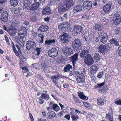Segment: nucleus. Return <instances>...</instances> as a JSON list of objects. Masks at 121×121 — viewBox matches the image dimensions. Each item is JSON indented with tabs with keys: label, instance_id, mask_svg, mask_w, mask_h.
Here are the masks:
<instances>
[{
	"label": "nucleus",
	"instance_id": "f257e3e1",
	"mask_svg": "<svg viewBox=\"0 0 121 121\" xmlns=\"http://www.w3.org/2000/svg\"><path fill=\"white\" fill-rule=\"evenodd\" d=\"M62 50V52L66 56L70 55L73 52L72 49L70 47L67 46L63 47Z\"/></svg>",
	"mask_w": 121,
	"mask_h": 121
},
{
	"label": "nucleus",
	"instance_id": "f03ea898",
	"mask_svg": "<svg viewBox=\"0 0 121 121\" xmlns=\"http://www.w3.org/2000/svg\"><path fill=\"white\" fill-rule=\"evenodd\" d=\"M110 42L111 43H108L106 46H105L107 50H108L112 48V44L114 43L116 46H118L119 45V43L116 39H111L110 40Z\"/></svg>",
	"mask_w": 121,
	"mask_h": 121
},
{
	"label": "nucleus",
	"instance_id": "7ed1b4c3",
	"mask_svg": "<svg viewBox=\"0 0 121 121\" xmlns=\"http://www.w3.org/2000/svg\"><path fill=\"white\" fill-rule=\"evenodd\" d=\"M81 42L78 39H76L73 42L72 44L73 48L74 49L78 50L80 48Z\"/></svg>",
	"mask_w": 121,
	"mask_h": 121
},
{
	"label": "nucleus",
	"instance_id": "20e7f679",
	"mask_svg": "<svg viewBox=\"0 0 121 121\" xmlns=\"http://www.w3.org/2000/svg\"><path fill=\"white\" fill-rule=\"evenodd\" d=\"M48 53L49 56L52 58L55 57L57 55V50L55 48H53L48 50Z\"/></svg>",
	"mask_w": 121,
	"mask_h": 121
},
{
	"label": "nucleus",
	"instance_id": "39448f33",
	"mask_svg": "<svg viewBox=\"0 0 121 121\" xmlns=\"http://www.w3.org/2000/svg\"><path fill=\"white\" fill-rule=\"evenodd\" d=\"M70 25L67 22L63 23L58 26V28L61 31L68 30L69 29Z\"/></svg>",
	"mask_w": 121,
	"mask_h": 121
},
{
	"label": "nucleus",
	"instance_id": "423d86ee",
	"mask_svg": "<svg viewBox=\"0 0 121 121\" xmlns=\"http://www.w3.org/2000/svg\"><path fill=\"white\" fill-rule=\"evenodd\" d=\"M99 37L101 42L104 44L106 43L108 38V35L106 32H103L100 33L99 34Z\"/></svg>",
	"mask_w": 121,
	"mask_h": 121
},
{
	"label": "nucleus",
	"instance_id": "0eeeda50",
	"mask_svg": "<svg viewBox=\"0 0 121 121\" xmlns=\"http://www.w3.org/2000/svg\"><path fill=\"white\" fill-rule=\"evenodd\" d=\"M60 37L61 40L64 41L65 43H66L67 41H69L71 39L70 36L68 34L65 33H64Z\"/></svg>",
	"mask_w": 121,
	"mask_h": 121
},
{
	"label": "nucleus",
	"instance_id": "6e6552de",
	"mask_svg": "<svg viewBox=\"0 0 121 121\" xmlns=\"http://www.w3.org/2000/svg\"><path fill=\"white\" fill-rule=\"evenodd\" d=\"M85 63L87 65H90L94 63V60H93L91 55H88L84 59Z\"/></svg>",
	"mask_w": 121,
	"mask_h": 121
},
{
	"label": "nucleus",
	"instance_id": "1a4fd4ad",
	"mask_svg": "<svg viewBox=\"0 0 121 121\" xmlns=\"http://www.w3.org/2000/svg\"><path fill=\"white\" fill-rule=\"evenodd\" d=\"M68 9L65 3L63 4L60 3L58 8V11L60 12L67 11Z\"/></svg>",
	"mask_w": 121,
	"mask_h": 121
},
{
	"label": "nucleus",
	"instance_id": "9d476101",
	"mask_svg": "<svg viewBox=\"0 0 121 121\" xmlns=\"http://www.w3.org/2000/svg\"><path fill=\"white\" fill-rule=\"evenodd\" d=\"M1 17L3 21L5 22H7L8 19L7 12L5 11H4L1 14Z\"/></svg>",
	"mask_w": 121,
	"mask_h": 121
},
{
	"label": "nucleus",
	"instance_id": "9b49d317",
	"mask_svg": "<svg viewBox=\"0 0 121 121\" xmlns=\"http://www.w3.org/2000/svg\"><path fill=\"white\" fill-rule=\"evenodd\" d=\"M88 55H90L89 54V49H88L83 50L80 55V57L82 58H83L85 57L88 56Z\"/></svg>",
	"mask_w": 121,
	"mask_h": 121
},
{
	"label": "nucleus",
	"instance_id": "f8f14e48",
	"mask_svg": "<svg viewBox=\"0 0 121 121\" xmlns=\"http://www.w3.org/2000/svg\"><path fill=\"white\" fill-rule=\"evenodd\" d=\"M83 27L80 25H74L73 30L75 33L77 34H79L82 31Z\"/></svg>",
	"mask_w": 121,
	"mask_h": 121
},
{
	"label": "nucleus",
	"instance_id": "ddd939ff",
	"mask_svg": "<svg viewBox=\"0 0 121 121\" xmlns=\"http://www.w3.org/2000/svg\"><path fill=\"white\" fill-rule=\"evenodd\" d=\"M85 80V77L83 73H81L77 77L76 80L78 82H83Z\"/></svg>",
	"mask_w": 121,
	"mask_h": 121
},
{
	"label": "nucleus",
	"instance_id": "4468645a",
	"mask_svg": "<svg viewBox=\"0 0 121 121\" xmlns=\"http://www.w3.org/2000/svg\"><path fill=\"white\" fill-rule=\"evenodd\" d=\"M92 3L91 1H86L84 2L83 4V8L85 7L88 10L90 9L92 6Z\"/></svg>",
	"mask_w": 121,
	"mask_h": 121
},
{
	"label": "nucleus",
	"instance_id": "2eb2a0df",
	"mask_svg": "<svg viewBox=\"0 0 121 121\" xmlns=\"http://www.w3.org/2000/svg\"><path fill=\"white\" fill-rule=\"evenodd\" d=\"M106 47L104 45H100L98 48V50L100 52L105 53L107 52Z\"/></svg>",
	"mask_w": 121,
	"mask_h": 121
},
{
	"label": "nucleus",
	"instance_id": "dca6fc26",
	"mask_svg": "<svg viewBox=\"0 0 121 121\" xmlns=\"http://www.w3.org/2000/svg\"><path fill=\"white\" fill-rule=\"evenodd\" d=\"M8 32L11 36H12L17 32V30L15 27H13L8 30Z\"/></svg>",
	"mask_w": 121,
	"mask_h": 121
},
{
	"label": "nucleus",
	"instance_id": "f3484780",
	"mask_svg": "<svg viewBox=\"0 0 121 121\" xmlns=\"http://www.w3.org/2000/svg\"><path fill=\"white\" fill-rule=\"evenodd\" d=\"M15 41L17 42L20 46H22L24 43L22 39L18 35L15 37Z\"/></svg>",
	"mask_w": 121,
	"mask_h": 121
},
{
	"label": "nucleus",
	"instance_id": "a211bd4d",
	"mask_svg": "<svg viewBox=\"0 0 121 121\" xmlns=\"http://www.w3.org/2000/svg\"><path fill=\"white\" fill-rule=\"evenodd\" d=\"M111 4H107L104 6L103 10L104 12L107 13L111 9Z\"/></svg>",
	"mask_w": 121,
	"mask_h": 121
},
{
	"label": "nucleus",
	"instance_id": "6ab92c4d",
	"mask_svg": "<svg viewBox=\"0 0 121 121\" xmlns=\"http://www.w3.org/2000/svg\"><path fill=\"white\" fill-rule=\"evenodd\" d=\"M112 113V110H109L108 113L106 115V117L109 121H113Z\"/></svg>",
	"mask_w": 121,
	"mask_h": 121
},
{
	"label": "nucleus",
	"instance_id": "aec40b11",
	"mask_svg": "<svg viewBox=\"0 0 121 121\" xmlns=\"http://www.w3.org/2000/svg\"><path fill=\"white\" fill-rule=\"evenodd\" d=\"M55 116V112L53 111H51L48 113L47 116V119H50L53 118Z\"/></svg>",
	"mask_w": 121,
	"mask_h": 121
},
{
	"label": "nucleus",
	"instance_id": "412c9836",
	"mask_svg": "<svg viewBox=\"0 0 121 121\" xmlns=\"http://www.w3.org/2000/svg\"><path fill=\"white\" fill-rule=\"evenodd\" d=\"M56 42L55 39H50L46 40L45 41V45H52L54 44Z\"/></svg>",
	"mask_w": 121,
	"mask_h": 121
},
{
	"label": "nucleus",
	"instance_id": "4be33fe9",
	"mask_svg": "<svg viewBox=\"0 0 121 121\" xmlns=\"http://www.w3.org/2000/svg\"><path fill=\"white\" fill-rule=\"evenodd\" d=\"M30 2L29 0H24L23 8L24 9H28L30 7Z\"/></svg>",
	"mask_w": 121,
	"mask_h": 121
},
{
	"label": "nucleus",
	"instance_id": "5701e85b",
	"mask_svg": "<svg viewBox=\"0 0 121 121\" xmlns=\"http://www.w3.org/2000/svg\"><path fill=\"white\" fill-rule=\"evenodd\" d=\"M60 78V74H57L51 77V80L54 83H56Z\"/></svg>",
	"mask_w": 121,
	"mask_h": 121
},
{
	"label": "nucleus",
	"instance_id": "b1692460",
	"mask_svg": "<svg viewBox=\"0 0 121 121\" xmlns=\"http://www.w3.org/2000/svg\"><path fill=\"white\" fill-rule=\"evenodd\" d=\"M78 53H76L71 57V59L72 61L73 66H74V64L78 60Z\"/></svg>",
	"mask_w": 121,
	"mask_h": 121
},
{
	"label": "nucleus",
	"instance_id": "393cba45",
	"mask_svg": "<svg viewBox=\"0 0 121 121\" xmlns=\"http://www.w3.org/2000/svg\"><path fill=\"white\" fill-rule=\"evenodd\" d=\"M41 1V0H39L37 2H35L33 4L31 8V10H33L38 8L40 5V3Z\"/></svg>",
	"mask_w": 121,
	"mask_h": 121
},
{
	"label": "nucleus",
	"instance_id": "a878e982",
	"mask_svg": "<svg viewBox=\"0 0 121 121\" xmlns=\"http://www.w3.org/2000/svg\"><path fill=\"white\" fill-rule=\"evenodd\" d=\"M65 3L68 9L72 6L74 4V2L73 0H68Z\"/></svg>",
	"mask_w": 121,
	"mask_h": 121
},
{
	"label": "nucleus",
	"instance_id": "bb28decb",
	"mask_svg": "<svg viewBox=\"0 0 121 121\" xmlns=\"http://www.w3.org/2000/svg\"><path fill=\"white\" fill-rule=\"evenodd\" d=\"M48 27L46 25L41 26L39 28V30L41 32H45L48 29Z\"/></svg>",
	"mask_w": 121,
	"mask_h": 121
},
{
	"label": "nucleus",
	"instance_id": "cd10ccee",
	"mask_svg": "<svg viewBox=\"0 0 121 121\" xmlns=\"http://www.w3.org/2000/svg\"><path fill=\"white\" fill-rule=\"evenodd\" d=\"M50 13L51 11L49 8L48 7H47L43 9L42 14L43 15H45V14H48Z\"/></svg>",
	"mask_w": 121,
	"mask_h": 121
},
{
	"label": "nucleus",
	"instance_id": "c85d7f7f",
	"mask_svg": "<svg viewBox=\"0 0 121 121\" xmlns=\"http://www.w3.org/2000/svg\"><path fill=\"white\" fill-rule=\"evenodd\" d=\"M38 36L40 38H41L39 42L41 44L43 43V38L45 36L44 33L43 32L39 33Z\"/></svg>",
	"mask_w": 121,
	"mask_h": 121
},
{
	"label": "nucleus",
	"instance_id": "c756f323",
	"mask_svg": "<svg viewBox=\"0 0 121 121\" xmlns=\"http://www.w3.org/2000/svg\"><path fill=\"white\" fill-rule=\"evenodd\" d=\"M82 7L80 5H79L76 6L73 9L74 13L78 12L82 10Z\"/></svg>",
	"mask_w": 121,
	"mask_h": 121
},
{
	"label": "nucleus",
	"instance_id": "7c9ffc66",
	"mask_svg": "<svg viewBox=\"0 0 121 121\" xmlns=\"http://www.w3.org/2000/svg\"><path fill=\"white\" fill-rule=\"evenodd\" d=\"M105 99H102L101 98L99 97L97 99V102L98 104L101 106L104 105V102L106 101Z\"/></svg>",
	"mask_w": 121,
	"mask_h": 121
},
{
	"label": "nucleus",
	"instance_id": "2f4dec72",
	"mask_svg": "<svg viewBox=\"0 0 121 121\" xmlns=\"http://www.w3.org/2000/svg\"><path fill=\"white\" fill-rule=\"evenodd\" d=\"M78 95L80 98L82 99L86 100L88 99V98L82 92L79 93Z\"/></svg>",
	"mask_w": 121,
	"mask_h": 121
},
{
	"label": "nucleus",
	"instance_id": "473e14b6",
	"mask_svg": "<svg viewBox=\"0 0 121 121\" xmlns=\"http://www.w3.org/2000/svg\"><path fill=\"white\" fill-rule=\"evenodd\" d=\"M72 66L69 64L66 65L64 69V71L65 72H68L72 69Z\"/></svg>",
	"mask_w": 121,
	"mask_h": 121
},
{
	"label": "nucleus",
	"instance_id": "72a5a7b5",
	"mask_svg": "<svg viewBox=\"0 0 121 121\" xmlns=\"http://www.w3.org/2000/svg\"><path fill=\"white\" fill-rule=\"evenodd\" d=\"M52 109L55 111L57 112L60 110V108L57 104H54L52 106Z\"/></svg>",
	"mask_w": 121,
	"mask_h": 121
},
{
	"label": "nucleus",
	"instance_id": "f704fd0d",
	"mask_svg": "<svg viewBox=\"0 0 121 121\" xmlns=\"http://www.w3.org/2000/svg\"><path fill=\"white\" fill-rule=\"evenodd\" d=\"M41 69H46L48 67L47 64L44 62H43L41 64Z\"/></svg>",
	"mask_w": 121,
	"mask_h": 121
},
{
	"label": "nucleus",
	"instance_id": "c9c22d12",
	"mask_svg": "<svg viewBox=\"0 0 121 121\" xmlns=\"http://www.w3.org/2000/svg\"><path fill=\"white\" fill-rule=\"evenodd\" d=\"M41 96L44 99L46 100H47L49 99V95L47 94H42L41 95Z\"/></svg>",
	"mask_w": 121,
	"mask_h": 121
},
{
	"label": "nucleus",
	"instance_id": "e433bc0d",
	"mask_svg": "<svg viewBox=\"0 0 121 121\" xmlns=\"http://www.w3.org/2000/svg\"><path fill=\"white\" fill-rule=\"evenodd\" d=\"M26 33L27 32L25 31L24 32L19 33L18 36L22 39L27 36Z\"/></svg>",
	"mask_w": 121,
	"mask_h": 121
},
{
	"label": "nucleus",
	"instance_id": "4c0bfd02",
	"mask_svg": "<svg viewBox=\"0 0 121 121\" xmlns=\"http://www.w3.org/2000/svg\"><path fill=\"white\" fill-rule=\"evenodd\" d=\"M94 29L95 30L101 31L102 29V26L100 25L97 24H96L94 27Z\"/></svg>",
	"mask_w": 121,
	"mask_h": 121
},
{
	"label": "nucleus",
	"instance_id": "58836bf2",
	"mask_svg": "<svg viewBox=\"0 0 121 121\" xmlns=\"http://www.w3.org/2000/svg\"><path fill=\"white\" fill-rule=\"evenodd\" d=\"M94 57L95 60L96 62L99 61L100 59L99 54L97 53L95 54H94Z\"/></svg>",
	"mask_w": 121,
	"mask_h": 121
},
{
	"label": "nucleus",
	"instance_id": "ea45409f",
	"mask_svg": "<svg viewBox=\"0 0 121 121\" xmlns=\"http://www.w3.org/2000/svg\"><path fill=\"white\" fill-rule=\"evenodd\" d=\"M113 20H114L113 23L114 24L116 25H117L119 24L121 22V19L115 18H113Z\"/></svg>",
	"mask_w": 121,
	"mask_h": 121
},
{
	"label": "nucleus",
	"instance_id": "a19ab883",
	"mask_svg": "<svg viewBox=\"0 0 121 121\" xmlns=\"http://www.w3.org/2000/svg\"><path fill=\"white\" fill-rule=\"evenodd\" d=\"M19 33H22L26 32V27H24L23 26L20 27L19 29Z\"/></svg>",
	"mask_w": 121,
	"mask_h": 121
},
{
	"label": "nucleus",
	"instance_id": "79ce46f5",
	"mask_svg": "<svg viewBox=\"0 0 121 121\" xmlns=\"http://www.w3.org/2000/svg\"><path fill=\"white\" fill-rule=\"evenodd\" d=\"M90 69L93 73H95L97 70V67L96 66L93 65L91 67Z\"/></svg>",
	"mask_w": 121,
	"mask_h": 121
},
{
	"label": "nucleus",
	"instance_id": "37998d69",
	"mask_svg": "<svg viewBox=\"0 0 121 121\" xmlns=\"http://www.w3.org/2000/svg\"><path fill=\"white\" fill-rule=\"evenodd\" d=\"M17 0H15L10 1L11 5L13 6H16L18 4Z\"/></svg>",
	"mask_w": 121,
	"mask_h": 121
},
{
	"label": "nucleus",
	"instance_id": "c03bdc74",
	"mask_svg": "<svg viewBox=\"0 0 121 121\" xmlns=\"http://www.w3.org/2000/svg\"><path fill=\"white\" fill-rule=\"evenodd\" d=\"M74 99L75 103L77 104H80L81 103V101L75 95L73 96Z\"/></svg>",
	"mask_w": 121,
	"mask_h": 121
},
{
	"label": "nucleus",
	"instance_id": "a18cd8bd",
	"mask_svg": "<svg viewBox=\"0 0 121 121\" xmlns=\"http://www.w3.org/2000/svg\"><path fill=\"white\" fill-rule=\"evenodd\" d=\"M32 41L30 42L29 43L30 46L31 48H34L35 46V43L33 39L31 40Z\"/></svg>",
	"mask_w": 121,
	"mask_h": 121
},
{
	"label": "nucleus",
	"instance_id": "49530a36",
	"mask_svg": "<svg viewBox=\"0 0 121 121\" xmlns=\"http://www.w3.org/2000/svg\"><path fill=\"white\" fill-rule=\"evenodd\" d=\"M58 2L57 0H50L49 1V3L50 5H54L56 4Z\"/></svg>",
	"mask_w": 121,
	"mask_h": 121
},
{
	"label": "nucleus",
	"instance_id": "de8ad7c7",
	"mask_svg": "<svg viewBox=\"0 0 121 121\" xmlns=\"http://www.w3.org/2000/svg\"><path fill=\"white\" fill-rule=\"evenodd\" d=\"M121 16L119 14L117 13H115L114 14V15L113 18H117L118 19H121Z\"/></svg>",
	"mask_w": 121,
	"mask_h": 121
},
{
	"label": "nucleus",
	"instance_id": "09e8293b",
	"mask_svg": "<svg viewBox=\"0 0 121 121\" xmlns=\"http://www.w3.org/2000/svg\"><path fill=\"white\" fill-rule=\"evenodd\" d=\"M89 17V15H86L83 16L82 17L81 19L83 20H87Z\"/></svg>",
	"mask_w": 121,
	"mask_h": 121
},
{
	"label": "nucleus",
	"instance_id": "8fccbe9b",
	"mask_svg": "<svg viewBox=\"0 0 121 121\" xmlns=\"http://www.w3.org/2000/svg\"><path fill=\"white\" fill-rule=\"evenodd\" d=\"M44 101V99L41 96L39 98V102L41 104H43Z\"/></svg>",
	"mask_w": 121,
	"mask_h": 121
},
{
	"label": "nucleus",
	"instance_id": "3c124183",
	"mask_svg": "<svg viewBox=\"0 0 121 121\" xmlns=\"http://www.w3.org/2000/svg\"><path fill=\"white\" fill-rule=\"evenodd\" d=\"M78 118L79 117L78 115L75 116L74 115H73L71 117V118L73 121H75L76 120H77L78 119Z\"/></svg>",
	"mask_w": 121,
	"mask_h": 121
},
{
	"label": "nucleus",
	"instance_id": "603ef678",
	"mask_svg": "<svg viewBox=\"0 0 121 121\" xmlns=\"http://www.w3.org/2000/svg\"><path fill=\"white\" fill-rule=\"evenodd\" d=\"M36 50L37 52V55H39L41 52V49L38 48H36Z\"/></svg>",
	"mask_w": 121,
	"mask_h": 121
},
{
	"label": "nucleus",
	"instance_id": "864d4df0",
	"mask_svg": "<svg viewBox=\"0 0 121 121\" xmlns=\"http://www.w3.org/2000/svg\"><path fill=\"white\" fill-rule=\"evenodd\" d=\"M103 75V72H101L98 73L97 77L99 78H101Z\"/></svg>",
	"mask_w": 121,
	"mask_h": 121
},
{
	"label": "nucleus",
	"instance_id": "5fc2aeb1",
	"mask_svg": "<svg viewBox=\"0 0 121 121\" xmlns=\"http://www.w3.org/2000/svg\"><path fill=\"white\" fill-rule=\"evenodd\" d=\"M57 19L58 22H61L63 20V18L61 16H59L57 17Z\"/></svg>",
	"mask_w": 121,
	"mask_h": 121
},
{
	"label": "nucleus",
	"instance_id": "6e6d98bb",
	"mask_svg": "<svg viewBox=\"0 0 121 121\" xmlns=\"http://www.w3.org/2000/svg\"><path fill=\"white\" fill-rule=\"evenodd\" d=\"M83 104L84 105L86 108H89L90 107V105L88 103L86 102H83Z\"/></svg>",
	"mask_w": 121,
	"mask_h": 121
},
{
	"label": "nucleus",
	"instance_id": "4d7b16f0",
	"mask_svg": "<svg viewBox=\"0 0 121 121\" xmlns=\"http://www.w3.org/2000/svg\"><path fill=\"white\" fill-rule=\"evenodd\" d=\"M20 8L15 9L14 11L15 13V14H17L20 13Z\"/></svg>",
	"mask_w": 121,
	"mask_h": 121
},
{
	"label": "nucleus",
	"instance_id": "13d9d810",
	"mask_svg": "<svg viewBox=\"0 0 121 121\" xmlns=\"http://www.w3.org/2000/svg\"><path fill=\"white\" fill-rule=\"evenodd\" d=\"M4 37L5 38V40H6V42L9 43V45H10V44L9 43V41L8 37L6 35H5L4 36Z\"/></svg>",
	"mask_w": 121,
	"mask_h": 121
},
{
	"label": "nucleus",
	"instance_id": "bf43d9fd",
	"mask_svg": "<svg viewBox=\"0 0 121 121\" xmlns=\"http://www.w3.org/2000/svg\"><path fill=\"white\" fill-rule=\"evenodd\" d=\"M118 53L119 56H121V46L119 47L118 48Z\"/></svg>",
	"mask_w": 121,
	"mask_h": 121
},
{
	"label": "nucleus",
	"instance_id": "052dcab7",
	"mask_svg": "<svg viewBox=\"0 0 121 121\" xmlns=\"http://www.w3.org/2000/svg\"><path fill=\"white\" fill-rule=\"evenodd\" d=\"M17 23H15V22L13 21L12 22L11 27H15V26H17Z\"/></svg>",
	"mask_w": 121,
	"mask_h": 121
},
{
	"label": "nucleus",
	"instance_id": "680f3d73",
	"mask_svg": "<svg viewBox=\"0 0 121 121\" xmlns=\"http://www.w3.org/2000/svg\"><path fill=\"white\" fill-rule=\"evenodd\" d=\"M115 103L117 105L121 104V99H119L117 101H115Z\"/></svg>",
	"mask_w": 121,
	"mask_h": 121
},
{
	"label": "nucleus",
	"instance_id": "e2e57ef3",
	"mask_svg": "<svg viewBox=\"0 0 121 121\" xmlns=\"http://www.w3.org/2000/svg\"><path fill=\"white\" fill-rule=\"evenodd\" d=\"M22 69L23 70H24V71L27 72L29 71V70L28 68L26 67H24L22 68Z\"/></svg>",
	"mask_w": 121,
	"mask_h": 121
},
{
	"label": "nucleus",
	"instance_id": "0e129e2a",
	"mask_svg": "<svg viewBox=\"0 0 121 121\" xmlns=\"http://www.w3.org/2000/svg\"><path fill=\"white\" fill-rule=\"evenodd\" d=\"M35 68L37 69H39V67L40 66L39 65L37 64H34Z\"/></svg>",
	"mask_w": 121,
	"mask_h": 121
},
{
	"label": "nucleus",
	"instance_id": "69168bd1",
	"mask_svg": "<svg viewBox=\"0 0 121 121\" xmlns=\"http://www.w3.org/2000/svg\"><path fill=\"white\" fill-rule=\"evenodd\" d=\"M51 95L52 97H53V98L55 99L56 100H59L58 98L57 97H56V95H54L52 94H51Z\"/></svg>",
	"mask_w": 121,
	"mask_h": 121
},
{
	"label": "nucleus",
	"instance_id": "338daca9",
	"mask_svg": "<svg viewBox=\"0 0 121 121\" xmlns=\"http://www.w3.org/2000/svg\"><path fill=\"white\" fill-rule=\"evenodd\" d=\"M37 77L39 79H40V80H43V77L40 74H38L37 76Z\"/></svg>",
	"mask_w": 121,
	"mask_h": 121
},
{
	"label": "nucleus",
	"instance_id": "774afa93",
	"mask_svg": "<svg viewBox=\"0 0 121 121\" xmlns=\"http://www.w3.org/2000/svg\"><path fill=\"white\" fill-rule=\"evenodd\" d=\"M25 25H26L27 26H29V22L27 21H25L23 24V26H25Z\"/></svg>",
	"mask_w": 121,
	"mask_h": 121
}]
</instances>
